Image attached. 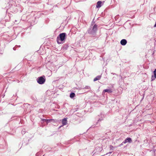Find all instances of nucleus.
Segmentation results:
<instances>
[{
    "label": "nucleus",
    "instance_id": "f257e3e1",
    "mask_svg": "<svg viewBox=\"0 0 156 156\" xmlns=\"http://www.w3.org/2000/svg\"><path fill=\"white\" fill-rule=\"evenodd\" d=\"M98 29V26L96 24H91L90 28L88 29V34L90 35H94L96 34Z\"/></svg>",
    "mask_w": 156,
    "mask_h": 156
},
{
    "label": "nucleus",
    "instance_id": "f03ea898",
    "mask_svg": "<svg viewBox=\"0 0 156 156\" xmlns=\"http://www.w3.org/2000/svg\"><path fill=\"white\" fill-rule=\"evenodd\" d=\"M66 37L65 33H62L60 34L57 38V41L58 44H60L64 42Z\"/></svg>",
    "mask_w": 156,
    "mask_h": 156
},
{
    "label": "nucleus",
    "instance_id": "7ed1b4c3",
    "mask_svg": "<svg viewBox=\"0 0 156 156\" xmlns=\"http://www.w3.org/2000/svg\"><path fill=\"white\" fill-rule=\"evenodd\" d=\"M37 82L39 84H43L45 81V77L44 76L38 78L37 80Z\"/></svg>",
    "mask_w": 156,
    "mask_h": 156
},
{
    "label": "nucleus",
    "instance_id": "20e7f679",
    "mask_svg": "<svg viewBox=\"0 0 156 156\" xmlns=\"http://www.w3.org/2000/svg\"><path fill=\"white\" fill-rule=\"evenodd\" d=\"M132 142V140L129 137H127L122 142V143L126 144L127 142L131 143Z\"/></svg>",
    "mask_w": 156,
    "mask_h": 156
},
{
    "label": "nucleus",
    "instance_id": "39448f33",
    "mask_svg": "<svg viewBox=\"0 0 156 156\" xmlns=\"http://www.w3.org/2000/svg\"><path fill=\"white\" fill-rule=\"evenodd\" d=\"M127 41L125 39H123L121 40L120 44L122 45H125L127 43Z\"/></svg>",
    "mask_w": 156,
    "mask_h": 156
},
{
    "label": "nucleus",
    "instance_id": "423d86ee",
    "mask_svg": "<svg viewBox=\"0 0 156 156\" xmlns=\"http://www.w3.org/2000/svg\"><path fill=\"white\" fill-rule=\"evenodd\" d=\"M67 118H65L62 119V123L63 125H65L67 124Z\"/></svg>",
    "mask_w": 156,
    "mask_h": 156
},
{
    "label": "nucleus",
    "instance_id": "0eeeda50",
    "mask_svg": "<svg viewBox=\"0 0 156 156\" xmlns=\"http://www.w3.org/2000/svg\"><path fill=\"white\" fill-rule=\"evenodd\" d=\"M101 75H99L97 76L96 77H95L94 79V81H95L97 80H100L101 78Z\"/></svg>",
    "mask_w": 156,
    "mask_h": 156
},
{
    "label": "nucleus",
    "instance_id": "6e6552de",
    "mask_svg": "<svg viewBox=\"0 0 156 156\" xmlns=\"http://www.w3.org/2000/svg\"><path fill=\"white\" fill-rule=\"evenodd\" d=\"M102 2L101 1H99L97 2L96 7L97 8H100L101 6V4Z\"/></svg>",
    "mask_w": 156,
    "mask_h": 156
},
{
    "label": "nucleus",
    "instance_id": "1a4fd4ad",
    "mask_svg": "<svg viewBox=\"0 0 156 156\" xmlns=\"http://www.w3.org/2000/svg\"><path fill=\"white\" fill-rule=\"evenodd\" d=\"M107 92L108 93H111L112 92V90L111 89H106L104 90L103 91V92Z\"/></svg>",
    "mask_w": 156,
    "mask_h": 156
},
{
    "label": "nucleus",
    "instance_id": "9d476101",
    "mask_svg": "<svg viewBox=\"0 0 156 156\" xmlns=\"http://www.w3.org/2000/svg\"><path fill=\"white\" fill-rule=\"evenodd\" d=\"M75 94L74 93L72 92L69 95V97L71 98H73L75 97Z\"/></svg>",
    "mask_w": 156,
    "mask_h": 156
},
{
    "label": "nucleus",
    "instance_id": "9b49d317",
    "mask_svg": "<svg viewBox=\"0 0 156 156\" xmlns=\"http://www.w3.org/2000/svg\"><path fill=\"white\" fill-rule=\"evenodd\" d=\"M90 89V87L89 86H86L85 87L83 88V89Z\"/></svg>",
    "mask_w": 156,
    "mask_h": 156
},
{
    "label": "nucleus",
    "instance_id": "f8f14e48",
    "mask_svg": "<svg viewBox=\"0 0 156 156\" xmlns=\"http://www.w3.org/2000/svg\"><path fill=\"white\" fill-rule=\"evenodd\" d=\"M67 47H68V46L67 45H64L63 48L66 49L67 48Z\"/></svg>",
    "mask_w": 156,
    "mask_h": 156
},
{
    "label": "nucleus",
    "instance_id": "ddd939ff",
    "mask_svg": "<svg viewBox=\"0 0 156 156\" xmlns=\"http://www.w3.org/2000/svg\"><path fill=\"white\" fill-rule=\"evenodd\" d=\"M123 143H122V144H120L119 145V147H121V146H122V145H123Z\"/></svg>",
    "mask_w": 156,
    "mask_h": 156
},
{
    "label": "nucleus",
    "instance_id": "4468645a",
    "mask_svg": "<svg viewBox=\"0 0 156 156\" xmlns=\"http://www.w3.org/2000/svg\"><path fill=\"white\" fill-rule=\"evenodd\" d=\"M43 120L45 122H46V120H47V119H43Z\"/></svg>",
    "mask_w": 156,
    "mask_h": 156
},
{
    "label": "nucleus",
    "instance_id": "2eb2a0df",
    "mask_svg": "<svg viewBox=\"0 0 156 156\" xmlns=\"http://www.w3.org/2000/svg\"><path fill=\"white\" fill-rule=\"evenodd\" d=\"M154 27H156V23H155V25L154 26Z\"/></svg>",
    "mask_w": 156,
    "mask_h": 156
},
{
    "label": "nucleus",
    "instance_id": "dca6fc26",
    "mask_svg": "<svg viewBox=\"0 0 156 156\" xmlns=\"http://www.w3.org/2000/svg\"><path fill=\"white\" fill-rule=\"evenodd\" d=\"M99 150L100 151H101V150H102V149L101 148H99Z\"/></svg>",
    "mask_w": 156,
    "mask_h": 156
},
{
    "label": "nucleus",
    "instance_id": "f3484780",
    "mask_svg": "<svg viewBox=\"0 0 156 156\" xmlns=\"http://www.w3.org/2000/svg\"><path fill=\"white\" fill-rule=\"evenodd\" d=\"M50 120H50V119H47V120H46V122H48V121H50Z\"/></svg>",
    "mask_w": 156,
    "mask_h": 156
},
{
    "label": "nucleus",
    "instance_id": "a211bd4d",
    "mask_svg": "<svg viewBox=\"0 0 156 156\" xmlns=\"http://www.w3.org/2000/svg\"><path fill=\"white\" fill-rule=\"evenodd\" d=\"M100 120V119L98 120V122L99 121V120Z\"/></svg>",
    "mask_w": 156,
    "mask_h": 156
},
{
    "label": "nucleus",
    "instance_id": "6ab92c4d",
    "mask_svg": "<svg viewBox=\"0 0 156 156\" xmlns=\"http://www.w3.org/2000/svg\"><path fill=\"white\" fill-rule=\"evenodd\" d=\"M112 153L111 152H109L110 153Z\"/></svg>",
    "mask_w": 156,
    "mask_h": 156
}]
</instances>
